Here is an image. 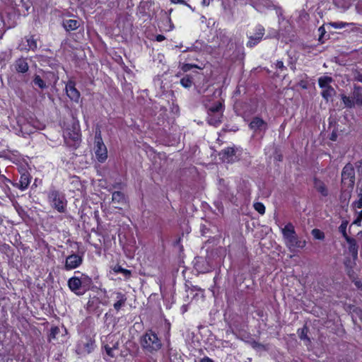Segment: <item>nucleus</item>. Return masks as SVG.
<instances>
[{
  "label": "nucleus",
  "mask_w": 362,
  "mask_h": 362,
  "mask_svg": "<svg viewBox=\"0 0 362 362\" xmlns=\"http://www.w3.org/2000/svg\"><path fill=\"white\" fill-rule=\"evenodd\" d=\"M104 348L105 349V352L106 354L113 358L115 357V354H114V351L110 348V345L109 344H107L104 346Z\"/></svg>",
  "instance_id": "f704fd0d"
},
{
  "label": "nucleus",
  "mask_w": 362,
  "mask_h": 362,
  "mask_svg": "<svg viewBox=\"0 0 362 362\" xmlns=\"http://www.w3.org/2000/svg\"><path fill=\"white\" fill-rule=\"evenodd\" d=\"M276 67L279 69H283L285 68L284 62L282 61H277L276 63Z\"/></svg>",
  "instance_id": "58836bf2"
},
{
  "label": "nucleus",
  "mask_w": 362,
  "mask_h": 362,
  "mask_svg": "<svg viewBox=\"0 0 362 362\" xmlns=\"http://www.w3.org/2000/svg\"><path fill=\"white\" fill-rule=\"evenodd\" d=\"M168 22L170 23V30H173L174 28L173 25L171 23L170 18H168Z\"/></svg>",
  "instance_id": "a18cd8bd"
},
{
  "label": "nucleus",
  "mask_w": 362,
  "mask_h": 362,
  "mask_svg": "<svg viewBox=\"0 0 362 362\" xmlns=\"http://www.w3.org/2000/svg\"><path fill=\"white\" fill-rule=\"evenodd\" d=\"M312 235L315 239L323 240L325 238V234L320 230L315 228L312 230Z\"/></svg>",
  "instance_id": "7c9ffc66"
},
{
  "label": "nucleus",
  "mask_w": 362,
  "mask_h": 362,
  "mask_svg": "<svg viewBox=\"0 0 362 362\" xmlns=\"http://www.w3.org/2000/svg\"><path fill=\"white\" fill-rule=\"evenodd\" d=\"M205 106L209 114L218 113L219 112L223 113L224 110V105L221 101H217L211 105L206 104Z\"/></svg>",
  "instance_id": "4468645a"
},
{
  "label": "nucleus",
  "mask_w": 362,
  "mask_h": 362,
  "mask_svg": "<svg viewBox=\"0 0 362 362\" xmlns=\"http://www.w3.org/2000/svg\"><path fill=\"white\" fill-rule=\"evenodd\" d=\"M222 159L223 161L230 163L234 160L235 149L231 147H228L221 151Z\"/></svg>",
  "instance_id": "a211bd4d"
},
{
  "label": "nucleus",
  "mask_w": 362,
  "mask_h": 362,
  "mask_svg": "<svg viewBox=\"0 0 362 362\" xmlns=\"http://www.w3.org/2000/svg\"><path fill=\"white\" fill-rule=\"evenodd\" d=\"M30 182V175L28 173H23L21 175L19 182L13 185L21 190H25Z\"/></svg>",
  "instance_id": "6ab92c4d"
},
{
  "label": "nucleus",
  "mask_w": 362,
  "mask_h": 362,
  "mask_svg": "<svg viewBox=\"0 0 362 362\" xmlns=\"http://www.w3.org/2000/svg\"><path fill=\"white\" fill-rule=\"evenodd\" d=\"M66 93L67 96L74 102L78 103L81 94L76 88V84L73 81H69L66 84Z\"/></svg>",
  "instance_id": "9d476101"
},
{
  "label": "nucleus",
  "mask_w": 362,
  "mask_h": 362,
  "mask_svg": "<svg viewBox=\"0 0 362 362\" xmlns=\"http://www.w3.org/2000/svg\"><path fill=\"white\" fill-rule=\"evenodd\" d=\"M16 70L19 73H25L28 70V64L25 59H18L15 63Z\"/></svg>",
  "instance_id": "412c9836"
},
{
  "label": "nucleus",
  "mask_w": 362,
  "mask_h": 362,
  "mask_svg": "<svg viewBox=\"0 0 362 362\" xmlns=\"http://www.w3.org/2000/svg\"><path fill=\"white\" fill-rule=\"evenodd\" d=\"M156 40H157L158 42H162V41H163V40L165 39V36H164V35H158L156 37Z\"/></svg>",
  "instance_id": "ea45409f"
},
{
  "label": "nucleus",
  "mask_w": 362,
  "mask_h": 362,
  "mask_svg": "<svg viewBox=\"0 0 362 362\" xmlns=\"http://www.w3.org/2000/svg\"><path fill=\"white\" fill-rule=\"evenodd\" d=\"M249 127L255 134H262L267 129V123L262 119L256 117L249 124Z\"/></svg>",
  "instance_id": "0eeeda50"
},
{
  "label": "nucleus",
  "mask_w": 362,
  "mask_h": 362,
  "mask_svg": "<svg viewBox=\"0 0 362 362\" xmlns=\"http://www.w3.org/2000/svg\"><path fill=\"white\" fill-rule=\"evenodd\" d=\"M264 35V28L258 25L255 28V33L249 35V41L247 43L248 47H252L260 42Z\"/></svg>",
  "instance_id": "6e6552de"
},
{
  "label": "nucleus",
  "mask_w": 362,
  "mask_h": 362,
  "mask_svg": "<svg viewBox=\"0 0 362 362\" xmlns=\"http://www.w3.org/2000/svg\"><path fill=\"white\" fill-rule=\"evenodd\" d=\"M84 351L87 354H90L94 349V342L91 340H89L84 344Z\"/></svg>",
  "instance_id": "473e14b6"
},
{
  "label": "nucleus",
  "mask_w": 362,
  "mask_h": 362,
  "mask_svg": "<svg viewBox=\"0 0 362 362\" xmlns=\"http://www.w3.org/2000/svg\"><path fill=\"white\" fill-rule=\"evenodd\" d=\"M300 338L301 339H308V338L307 337V328L305 327L303 329H302L301 330V333L300 334Z\"/></svg>",
  "instance_id": "4c0bfd02"
},
{
  "label": "nucleus",
  "mask_w": 362,
  "mask_h": 362,
  "mask_svg": "<svg viewBox=\"0 0 362 362\" xmlns=\"http://www.w3.org/2000/svg\"><path fill=\"white\" fill-rule=\"evenodd\" d=\"M355 78L356 81L362 83V74H357L356 76H355Z\"/></svg>",
  "instance_id": "79ce46f5"
},
{
  "label": "nucleus",
  "mask_w": 362,
  "mask_h": 362,
  "mask_svg": "<svg viewBox=\"0 0 362 362\" xmlns=\"http://www.w3.org/2000/svg\"><path fill=\"white\" fill-rule=\"evenodd\" d=\"M83 262V257L77 254H72L66 258L64 269L67 271L78 267Z\"/></svg>",
  "instance_id": "1a4fd4ad"
},
{
  "label": "nucleus",
  "mask_w": 362,
  "mask_h": 362,
  "mask_svg": "<svg viewBox=\"0 0 362 362\" xmlns=\"http://www.w3.org/2000/svg\"><path fill=\"white\" fill-rule=\"evenodd\" d=\"M347 226H348V222L346 221H342L341 225L339 226V231L342 234V235L345 238V240L347 238H350L346 233Z\"/></svg>",
  "instance_id": "a878e982"
},
{
  "label": "nucleus",
  "mask_w": 362,
  "mask_h": 362,
  "mask_svg": "<svg viewBox=\"0 0 362 362\" xmlns=\"http://www.w3.org/2000/svg\"><path fill=\"white\" fill-rule=\"evenodd\" d=\"M181 45H176V47H180Z\"/></svg>",
  "instance_id": "8fccbe9b"
},
{
  "label": "nucleus",
  "mask_w": 362,
  "mask_h": 362,
  "mask_svg": "<svg viewBox=\"0 0 362 362\" xmlns=\"http://www.w3.org/2000/svg\"><path fill=\"white\" fill-rule=\"evenodd\" d=\"M335 94V90L332 87H329L323 89L322 96L326 100H328L332 95Z\"/></svg>",
  "instance_id": "b1692460"
},
{
  "label": "nucleus",
  "mask_w": 362,
  "mask_h": 362,
  "mask_svg": "<svg viewBox=\"0 0 362 362\" xmlns=\"http://www.w3.org/2000/svg\"><path fill=\"white\" fill-rule=\"evenodd\" d=\"M341 98L346 107H362V88L358 86H354L351 96L342 94Z\"/></svg>",
  "instance_id": "7ed1b4c3"
},
{
  "label": "nucleus",
  "mask_w": 362,
  "mask_h": 362,
  "mask_svg": "<svg viewBox=\"0 0 362 362\" xmlns=\"http://www.w3.org/2000/svg\"><path fill=\"white\" fill-rule=\"evenodd\" d=\"M248 344L255 349H262L264 348V345L255 341H248Z\"/></svg>",
  "instance_id": "72a5a7b5"
},
{
  "label": "nucleus",
  "mask_w": 362,
  "mask_h": 362,
  "mask_svg": "<svg viewBox=\"0 0 362 362\" xmlns=\"http://www.w3.org/2000/svg\"><path fill=\"white\" fill-rule=\"evenodd\" d=\"M81 280L76 276L71 277L68 281V286L70 290L76 294H79L78 291L81 288Z\"/></svg>",
  "instance_id": "ddd939ff"
},
{
  "label": "nucleus",
  "mask_w": 362,
  "mask_h": 362,
  "mask_svg": "<svg viewBox=\"0 0 362 362\" xmlns=\"http://www.w3.org/2000/svg\"><path fill=\"white\" fill-rule=\"evenodd\" d=\"M210 4V0H202V4L204 6H209Z\"/></svg>",
  "instance_id": "c03bdc74"
},
{
  "label": "nucleus",
  "mask_w": 362,
  "mask_h": 362,
  "mask_svg": "<svg viewBox=\"0 0 362 362\" xmlns=\"http://www.w3.org/2000/svg\"><path fill=\"white\" fill-rule=\"evenodd\" d=\"M223 117V113H207V122L212 126L217 127L221 123V119Z\"/></svg>",
  "instance_id": "f3484780"
},
{
  "label": "nucleus",
  "mask_w": 362,
  "mask_h": 362,
  "mask_svg": "<svg viewBox=\"0 0 362 362\" xmlns=\"http://www.w3.org/2000/svg\"><path fill=\"white\" fill-rule=\"evenodd\" d=\"M140 344L145 351L151 354L157 352L162 347L161 340L152 330H148L141 337Z\"/></svg>",
  "instance_id": "f257e3e1"
},
{
  "label": "nucleus",
  "mask_w": 362,
  "mask_h": 362,
  "mask_svg": "<svg viewBox=\"0 0 362 362\" xmlns=\"http://www.w3.org/2000/svg\"><path fill=\"white\" fill-rule=\"evenodd\" d=\"M355 206L358 209L362 208V189L361 193L358 194V200L355 203Z\"/></svg>",
  "instance_id": "c9c22d12"
},
{
  "label": "nucleus",
  "mask_w": 362,
  "mask_h": 362,
  "mask_svg": "<svg viewBox=\"0 0 362 362\" xmlns=\"http://www.w3.org/2000/svg\"><path fill=\"white\" fill-rule=\"evenodd\" d=\"M346 241L347 242L349 247V252L353 257L354 259H357L358 257V246L357 245L356 240L353 238H347L346 239Z\"/></svg>",
  "instance_id": "f8f14e48"
},
{
  "label": "nucleus",
  "mask_w": 362,
  "mask_h": 362,
  "mask_svg": "<svg viewBox=\"0 0 362 362\" xmlns=\"http://www.w3.org/2000/svg\"><path fill=\"white\" fill-rule=\"evenodd\" d=\"M181 85L185 88H189L192 85V80L189 76L183 77L180 80Z\"/></svg>",
  "instance_id": "c85d7f7f"
},
{
  "label": "nucleus",
  "mask_w": 362,
  "mask_h": 362,
  "mask_svg": "<svg viewBox=\"0 0 362 362\" xmlns=\"http://www.w3.org/2000/svg\"><path fill=\"white\" fill-rule=\"evenodd\" d=\"M112 202L115 209H122L127 204V199L122 192L117 191L112 193Z\"/></svg>",
  "instance_id": "9b49d317"
},
{
  "label": "nucleus",
  "mask_w": 362,
  "mask_h": 362,
  "mask_svg": "<svg viewBox=\"0 0 362 362\" xmlns=\"http://www.w3.org/2000/svg\"><path fill=\"white\" fill-rule=\"evenodd\" d=\"M62 25L67 31L75 30L79 27V22L74 19L64 20Z\"/></svg>",
  "instance_id": "aec40b11"
},
{
  "label": "nucleus",
  "mask_w": 362,
  "mask_h": 362,
  "mask_svg": "<svg viewBox=\"0 0 362 362\" xmlns=\"http://www.w3.org/2000/svg\"><path fill=\"white\" fill-rule=\"evenodd\" d=\"M181 45H176V47H180Z\"/></svg>",
  "instance_id": "09e8293b"
},
{
  "label": "nucleus",
  "mask_w": 362,
  "mask_h": 362,
  "mask_svg": "<svg viewBox=\"0 0 362 362\" xmlns=\"http://www.w3.org/2000/svg\"><path fill=\"white\" fill-rule=\"evenodd\" d=\"M355 285L358 288L362 289V284L360 281H356Z\"/></svg>",
  "instance_id": "37998d69"
},
{
  "label": "nucleus",
  "mask_w": 362,
  "mask_h": 362,
  "mask_svg": "<svg viewBox=\"0 0 362 362\" xmlns=\"http://www.w3.org/2000/svg\"><path fill=\"white\" fill-rule=\"evenodd\" d=\"M332 78L327 76H321L318 79V83L321 88L325 89L329 87H332L330 83L332 82Z\"/></svg>",
  "instance_id": "4be33fe9"
},
{
  "label": "nucleus",
  "mask_w": 362,
  "mask_h": 362,
  "mask_svg": "<svg viewBox=\"0 0 362 362\" xmlns=\"http://www.w3.org/2000/svg\"><path fill=\"white\" fill-rule=\"evenodd\" d=\"M112 270L115 273H122L126 277H129L131 275V272L128 269L122 268L120 265H115Z\"/></svg>",
  "instance_id": "393cba45"
},
{
  "label": "nucleus",
  "mask_w": 362,
  "mask_h": 362,
  "mask_svg": "<svg viewBox=\"0 0 362 362\" xmlns=\"http://www.w3.org/2000/svg\"><path fill=\"white\" fill-rule=\"evenodd\" d=\"M114 294L115 296L116 301L114 303L113 307L116 310L118 311L122 306L125 305L127 297L125 294L122 292H115Z\"/></svg>",
  "instance_id": "dca6fc26"
},
{
  "label": "nucleus",
  "mask_w": 362,
  "mask_h": 362,
  "mask_svg": "<svg viewBox=\"0 0 362 362\" xmlns=\"http://www.w3.org/2000/svg\"><path fill=\"white\" fill-rule=\"evenodd\" d=\"M48 199L52 207L60 213H64L66 210V201L63 194L57 190H51L48 195Z\"/></svg>",
  "instance_id": "20e7f679"
},
{
  "label": "nucleus",
  "mask_w": 362,
  "mask_h": 362,
  "mask_svg": "<svg viewBox=\"0 0 362 362\" xmlns=\"http://www.w3.org/2000/svg\"><path fill=\"white\" fill-rule=\"evenodd\" d=\"M59 328L57 327H53L50 329V332L49 334V341H51L52 339H55L57 337V335L59 333Z\"/></svg>",
  "instance_id": "c756f323"
},
{
  "label": "nucleus",
  "mask_w": 362,
  "mask_h": 362,
  "mask_svg": "<svg viewBox=\"0 0 362 362\" xmlns=\"http://www.w3.org/2000/svg\"><path fill=\"white\" fill-rule=\"evenodd\" d=\"M94 149L98 160L100 163H103L107 158V151L103 141L100 131L95 133Z\"/></svg>",
  "instance_id": "423d86ee"
},
{
  "label": "nucleus",
  "mask_w": 362,
  "mask_h": 362,
  "mask_svg": "<svg viewBox=\"0 0 362 362\" xmlns=\"http://www.w3.org/2000/svg\"><path fill=\"white\" fill-rule=\"evenodd\" d=\"M314 188L323 197H327L329 194L325 182L317 178H314Z\"/></svg>",
  "instance_id": "2eb2a0df"
},
{
  "label": "nucleus",
  "mask_w": 362,
  "mask_h": 362,
  "mask_svg": "<svg viewBox=\"0 0 362 362\" xmlns=\"http://www.w3.org/2000/svg\"><path fill=\"white\" fill-rule=\"evenodd\" d=\"M110 345V348L113 351L117 350L119 349V341H114L113 340H112Z\"/></svg>",
  "instance_id": "e433bc0d"
},
{
  "label": "nucleus",
  "mask_w": 362,
  "mask_h": 362,
  "mask_svg": "<svg viewBox=\"0 0 362 362\" xmlns=\"http://www.w3.org/2000/svg\"><path fill=\"white\" fill-rule=\"evenodd\" d=\"M78 137H79L78 134H76L74 135V140H77V139H78Z\"/></svg>",
  "instance_id": "49530a36"
},
{
  "label": "nucleus",
  "mask_w": 362,
  "mask_h": 362,
  "mask_svg": "<svg viewBox=\"0 0 362 362\" xmlns=\"http://www.w3.org/2000/svg\"><path fill=\"white\" fill-rule=\"evenodd\" d=\"M200 362H214L211 358L205 356L201 359Z\"/></svg>",
  "instance_id": "a19ab883"
},
{
  "label": "nucleus",
  "mask_w": 362,
  "mask_h": 362,
  "mask_svg": "<svg viewBox=\"0 0 362 362\" xmlns=\"http://www.w3.org/2000/svg\"><path fill=\"white\" fill-rule=\"evenodd\" d=\"M355 183V170L350 163L346 164L341 172V184L344 188L351 189Z\"/></svg>",
  "instance_id": "39448f33"
},
{
  "label": "nucleus",
  "mask_w": 362,
  "mask_h": 362,
  "mask_svg": "<svg viewBox=\"0 0 362 362\" xmlns=\"http://www.w3.org/2000/svg\"><path fill=\"white\" fill-rule=\"evenodd\" d=\"M332 140H334V135H332Z\"/></svg>",
  "instance_id": "de8ad7c7"
},
{
  "label": "nucleus",
  "mask_w": 362,
  "mask_h": 362,
  "mask_svg": "<svg viewBox=\"0 0 362 362\" xmlns=\"http://www.w3.org/2000/svg\"><path fill=\"white\" fill-rule=\"evenodd\" d=\"M283 236L286 246L290 250L295 247L303 248L305 246V240H299L294 230V226L289 223L282 229Z\"/></svg>",
  "instance_id": "f03ea898"
},
{
  "label": "nucleus",
  "mask_w": 362,
  "mask_h": 362,
  "mask_svg": "<svg viewBox=\"0 0 362 362\" xmlns=\"http://www.w3.org/2000/svg\"><path fill=\"white\" fill-rule=\"evenodd\" d=\"M255 209L260 214L263 215L265 213V206L261 202H256L254 204Z\"/></svg>",
  "instance_id": "2f4dec72"
},
{
  "label": "nucleus",
  "mask_w": 362,
  "mask_h": 362,
  "mask_svg": "<svg viewBox=\"0 0 362 362\" xmlns=\"http://www.w3.org/2000/svg\"><path fill=\"white\" fill-rule=\"evenodd\" d=\"M27 42H28V48L27 47H21V49L23 50V49H32V50H35L37 47V42L36 40L33 37H30L29 38L27 39Z\"/></svg>",
  "instance_id": "5701e85b"
},
{
  "label": "nucleus",
  "mask_w": 362,
  "mask_h": 362,
  "mask_svg": "<svg viewBox=\"0 0 362 362\" xmlns=\"http://www.w3.org/2000/svg\"><path fill=\"white\" fill-rule=\"evenodd\" d=\"M354 23H344V22H332L330 23V25L336 29H341L344 28H346L347 26L351 25Z\"/></svg>",
  "instance_id": "cd10ccee"
},
{
  "label": "nucleus",
  "mask_w": 362,
  "mask_h": 362,
  "mask_svg": "<svg viewBox=\"0 0 362 362\" xmlns=\"http://www.w3.org/2000/svg\"><path fill=\"white\" fill-rule=\"evenodd\" d=\"M33 82L35 86H37L41 89H44L47 87L45 82L38 75L35 76Z\"/></svg>",
  "instance_id": "bb28decb"
}]
</instances>
